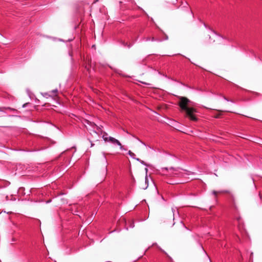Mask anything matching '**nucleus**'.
I'll use <instances>...</instances> for the list:
<instances>
[{"label": "nucleus", "mask_w": 262, "mask_h": 262, "mask_svg": "<svg viewBox=\"0 0 262 262\" xmlns=\"http://www.w3.org/2000/svg\"><path fill=\"white\" fill-rule=\"evenodd\" d=\"M94 144L91 143V147L93 146H94Z\"/></svg>", "instance_id": "9b49d317"}, {"label": "nucleus", "mask_w": 262, "mask_h": 262, "mask_svg": "<svg viewBox=\"0 0 262 262\" xmlns=\"http://www.w3.org/2000/svg\"><path fill=\"white\" fill-rule=\"evenodd\" d=\"M160 173L163 176L169 177H183L184 174V171L180 168H174L170 167L161 168L160 170Z\"/></svg>", "instance_id": "f03ea898"}, {"label": "nucleus", "mask_w": 262, "mask_h": 262, "mask_svg": "<svg viewBox=\"0 0 262 262\" xmlns=\"http://www.w3.org/2000/svg\"><path fill=\"white\" fill-rule=\"evenodd\" d=\"M26 104H27V103L24 104L23 105V107H25V106H26Z\"/></svg>", "instance_id": "9d476101"}, {"label": "nucleus", "mask_w": 262, "mask_h": 262, "mask_svg": "<svg viewBox=\"0 0 262 262\" xmlns=\"http://www.w3.org/2000/svg\"><path fill=\"white\" fill-rule=\"evenodd\" d=\"M17 241V238L14 237H13L12 238H11V244H13L14 242H16Z\"/></svg>", "instance_id": "39448f33"}, {"label": "nucleus", "mask_w": 262, "mask_h": 262, "mask_svg": "<svg viewBox=\"0 0 262 262\" xmlns=\"http://www.w3.org/2000/svg\"><path fill=\"white\" fill-rule=\"evenodd\" d=\"M179 99V105L181 110L185 112L186 116L192 121H196L197 118L194 115V113L196 112V110L193 107L189 106L190 101L184 97H180Z\"/></svg>", "instance_id": "f257e3e1"}, {"label": "nucleus", "mask_w": 262, "mask_h": 262, "mask_svg": "<svg viewBox=\"0 0 262 262\" xmlns=\"http://www.w3.org/2000/svg\"><path fill=\"white\" fill-rule=\"evenodd\" d=\"M213 194H214V195H216L217 193H218V192L216 191H213L212 192Z\"/></svg>", "instance_id": "1a4fd4ad"}, {"label": "nucleus", "mask_w": 262, "mask_h": 262, "mask_svg": "<svg viewBox=\"0 0 262 262\" xmlns=\"http://www.w3.org/2000/svg\"><path fill=\"white\" fill-rule=\"evenodd\" d=\"M104 141H105V142H110L113 144H117L120 147L121 149H122V146L121 143L120 142V141L113 137H105Z\"/></svg>", "instance_id": "7ed1b4c3"}, {"label": "nucleus", "mask_w": 262, "mask_h": 262, "mask_svg": "<svg viewBox=\"0 0 262 262\" xmlns=\"http://www.w3.org/2000/svg\"><path fill=\"white\" fill-rule=\"evenodd\" d=\"M105 137H107V134L106 133H104V134L102 136V138L104 140Z\"/></svg>", "instance_id": "0eeeda50"}, {"label": "nucleus", "mask_w": 262, "mask_h": 262, "mask_svg": "<svg viewBox=\"0 0 262 262\" xmlns=\"http://www.w3.org/2000/svg\"><path fill=\"white\" fill-rule=\"evenodd\" d=\"M129 155H131V154H132V153L130 152V151H129Z\"/></svg>", "instance_id": "f8f14e48"}, {"label": "nucleus", "mask_w": 262, "mask_h": 262, "mask_svg": "<svg viewBox=\"0 0 262 262\" xmlns=\"http://www.w3.org/2000/svg\"><path fill=\"white\" fill-rule=\"evenodd\" d=\"M170 220H174V213H173V210L172 211V213L170 214Z\"/></svg>", "instance_id": "423d86ee"}, {"label": "nucleus", "mask_w": 262, "mask_h": 262, "mask_svg": "<svg viewBox=\"0 0 262 262\" xmlns=\"http://www.w3.org/2000/svg\"><path fill=\"white\" fill-rule=\"evenodd\" d=\"M57 92V90H53L51 92V93H52V95L48 93H45L42 94V95L43 97L48 98L49 97L56 96Z\"/></svg>", "instance_id": "20e7f679"}, {"label": "nucleus", "mask_w": 262, "mask_h": 262, "mask_svg": "<svg viewBox=\"0 0 262 262\" xmlns=\"http://www.w3.org/2000/svg\"><path fill=\"white\" fill-rule=\"evenodd\" d=\"M219 192L220 193H229V191L228 190H223V191H221Z\"/></svg>", "instance_id": "6e6552de"}]
</instances>
